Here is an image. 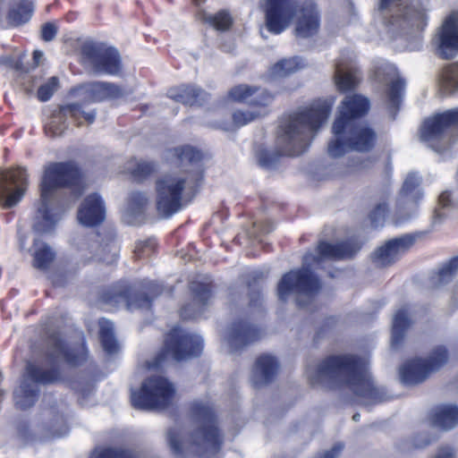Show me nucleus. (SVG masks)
<instances>
[{"label":"nucleus","mask_w":458,"mask_h":458,"mask_svg":"<svg viewBox=\"0 0 458 458\" xmlns=\"http://www.w3.org/2000/svg\"><path fill=\"white\" fill-rule=\"evenodd\" d=\"M54 428L52 436L53 437H62L64 436L67 431V426L65 424L64 419L60 417L56 420V423L52 426Z\"/></svg>","instance_id":"obj_52"},{"label":"nucleus","mask_w":458,"mask_h":458,"mask_svg":"<svg viewBox=\"0 0 458 458\" xmlns=\"http://www.w3.org/2000/svg\"><path fill=\"white\" fill-rule=\"evenodd\" d=\"M458 203V190L445 191L439 196V205L442 208L453 207Z\"/></svg>","instance_id":"obj_50"},{"label":"nucleus","mask_w":458,"mask_h":458,"mask_svg":"<svg viewBox=\"0 0 458 458\" xmlns=\"http://www.w3.org/2000/svg\"><path fill=\"white\" fill-rule=\"evenodd\" d=\"M191 290L194 294V300L201 304H206L211 296L210 289L208 284H191Z\"/></svg>","instance_id":"obj_49"},{"label":"nucleus","mask_w":458,"mask_h":458,"mask_svg":"<svg viewBox=\"0 0 458 458\" xmlns=\"http://www.w3.org/2000/svg\"><path fill=\"white\" fill-rule=\"evenodd\" d=\"M454 125H458V108L437 114L427 119L420 129V139L428 147L436 151H440L434 142L438 141L445 131Z\"/></svg>","instance_id":"obj_18"},{"label":"nucleus","mask_w":458,"mask_h":458,"mask_svg":"<svg viewBox=\"0 0 458 458\" xmlns=\"http://www.w3.org/2000/svg\"><path fill=\"white\" fill-rule=\"evenodd\" d=\"M310 382L327 387L348 386L364 404L387 401L390 396L374 386L365 360L354 355H332L306 370Z\"/></svg>","instance_id":"obj_1"},{"label":"nucleus","mask_w":458,"mask_h":458,"mask_svg":"<svg viewBox=\"0 0 458 458\" xmlns=\"http://www.w3.org/2000/svg\"><path fill=\"white\" fill-rule=\"evenodd\" d=\"M27 172L19 167L13 170H0V204L6 208L17 205L27 189Z\"/></svg>","instance_id":"obj_16"},{"label":"nucleus","mask_w":458,"mask_h":458,"mask_svg":"<svg viewBox=\"0 0 458 458\" xmlns=\"http://www.w3.org/2000/svg\"><path fill=\"white\" fill-rule=\"evenodd\" d=\"M331 109L332 103L318 100L282 117L276 141L277 150L261 151L259 155L260 165L270 167L280 156L294 157L302 154L314 134L327 120Z\"/></svg>","instance_id":"obj_2"},{"label":"nucleus","mask_w":458,"mask_h":458,"mask_svg":"<svg viewBox=\"0 0 458 458\" xmlns=\"http://www.w3.org/2000/svg\"><path fill=\"white\" fill-rule=\"evenodd\" d=\"M433 42L440 57L451 59L458 55V13L445 20Z\"/></svg>","instance_id":"obj_19"},{"label":"nucleus","mask_w":458,"mask_h":458,"mask_svg":"<svg viewBox=\"0 0 458 458\" xmlns=\"http://www.w3.org/2000/svg\"><path fill=\"white\" fill-rule=\"evenodd\" d=\"M17 437L24 443L29 442L31 439V435L29 428L26 424H20L17 428Z\"/></svg>","instance_id":"obj_53"},{"label":"nucleus","mask_w":458,"mask_h":458,"mask_svg":"<svg viewBox=\"0 0 458 458\" xmlns=\"http://www.w3.org/2000/svg\"><path fill=\"white\" fill-rule=\"evenodd\" d=\"M57 33V27L52 22H47L41 27V38L45 41H52Z\"/></svg>","instance_id":"obj_51"},{"label":"nucleus","mask_w":458,"mask_h":458,"mask_svg":"<svg viewBox=\"0 0 458 458\" xmlns=\"http://www.w3.org/2000/svg\"><path fill=\"white\" fill-rule=\"evenodd\" d=\"M204 21L217 30H226L233 23L232 17L226 11H220L216 14H205Z\"/></svg>","instance_id":"obj_42"},{"label":"nucleus","mask_w":458,"mask_h":458,"mask_svg":"<svg viewBox=\"0 0 458 458\" xmlns=\"http://www.w3.org/2000/svg\"><path fill=\"white\" fill-rule=\"evenodd\" d=\"M127 170L136 180H143L157 170V165L148 160H131Z\"/></svg>","instance_id":"obj_40"},{"label":"nucleus","mask_w":458,"mask_h":458,"mask_svg":"<svg viewBox=\"0 0 458 458\" xmlns=\"http://www.w3.org/2000/svg\"><path fill=\"white\" fill-rule=\"evenodd\" d=\"M409 3L410 0L379 1V16L389 30H403L408 28L422 30L426 26V10L410 5Z\"/></svg>","instance_id":"obj_8"},{"label":"nucleus","mask_w":458,"mask_h":458,"mask_svg":"<svg viewBox=\"0 0 458 458\" xmlns=\"http://www.w3.org/2000/svg\"><path fill=\"white\" fill-rule=\"evenodd\" d=\"M96 118V112L90 111V112H84L83 113V119L87 121L89 123H92L95 121Z\"/></svg>","instance_id":"obj_58"},{"label":"nucleus","mask_w":458,"mask_h":458,"mask_svg":"<svg viewBox=\"0 0 458 458\" xmlns=\"http://www.w3.org/2000/svg\"><path fill=\"white\" fill-rule=\"evenodd\" d=\"M65 106H74L78 108V111L76 112V114H73L72 112H67V118L70 116L74 120V122H77L78 124H81V119L83 118V113L84 111L81 109V106L79 104H69Z\"/></svg>","instance_id":"obj_54"},{"label":"nucleus","mask_w":458,"mask_h":458,"mask_svg":"<svg viewBox=\"0 0 458 458\" xmlns=\"http://www.w3.org/2000/svg\"><path fill=\"white\" fill-rule=\"evenodd\" d=\"M181 316L182 318L184 319H189V318H197V315L196 314H188V307H184L181 310Z\"/></svg>","instance_id":"obj_60"},{"label":"nucleus","mask_w":458,"mask_h":458,"mask_svg":"<svg viewBox=\"0 0 458 458\" xmlns=\"http://www.w3.org/2000/svg\"><path fill=\"white\" fill-rule=\"evenodd\" d=\"M47 354L53 360H64L68 363L76 365L84 360V348L81 347L80 354H73L66 350L58 334H52L47 340Z\"/></svg>","instance_id":"obj_30"},{"label":"nucleus","mask_w":458,"mask_h":458,"mask_svg":"<svg viewBox=\"0 0 458 458\" xmlns=\"http://www.w3.org/2000/svg\"><path fill=\"white\" fill-rule=\"evenodd\" d=\"M318 256L307 254L303 258V267L284 275L277 285V295L281 301H286L291 293L296 294L299 307L305 308L310 303L320 289L318 279L308 267L311 262L318 263L324 259H344L352 256L356 248L350 242L329 243L320 242L317 248Z\"/></svg>","instance_id":"obj_5"},{"label":"nucleus","mask_w":458,"mask_h":458,"mask_svg":"<svg viewBox=\"0 0 458 458\" xmlns=\"http://www.w3.org/2000/svg\"><path fill=\"white\" fill-rule=\"evenodd\" d=\"M26 240H27V237L25 235L21 234V233H19V242H20L21 249L26 248Z\"/></svg>","instance_id":"obj_63"},{"label":"nucleus","mask_w":458,"mask_h":458,"mask_svg":"<svg viewBox=\"0 0 458 458\" xmlns=\"http://www.w3.org/2000/svg\"><path fill=\"white\" fill-rule=\"evenodd\" d=\"M440 84L447 93H453L458 89V64H452L443 71Z\"/></svg>","instance_id":"obj_41"},{"label":"nucleus","mask_w":458,"mask_h":458,"mask_svg":"<svg viewBox=\"0 0 458 458\" xmlns=\"http://www.w3.org/2000/svg\"><path fill=\"white\" fill-rule=\"evenodd\" d=\"M231 99L253 106V110H261L267 114L266 106L272 103L274 96L266 89L242 84L233 87L230 92Z\"/></svg>","instance_id":"obj_23"},{"label":"nucleus","mask_w":458,"mask_h":458,"mask_svg":"<svg viewBox=\"0 0 458 458\" xmlns=\"http://www.w3.org/2000/svg\"><path fill=\"white\" fill-rule=\"evenodd\" d=\"M191 410L199 427L187 440L184 439L182 428H171L167 439L172 452L178 457L191 454L205 457L215 454L219 451L223 439L216 427L212 409L202 403H196Z\"/></svg>","instance_id":"obj_6"},{"label":"nucleus","mask_w":458,"mask_h":458,"mask_svg":"<svg viewBox=\"0 0 458 458\" xmlns=\"http://www.w3.org/2000/svg\"><path fill=\"white\" fill-rule=\"evenodd\" d=\"M78 220L85 226H96L106 218L105 204L98 194L89 195L78 210Z\"/></svg>","instance_id":"obj_25"},{"label":"nucleus","mask_w":458,"mask_h":458,"mask_svg":"<svg viewBox=\"0 0 458 458\" xmlns=\"http://www.w3.org/2000/svg\"><path fill=\"white\" fill-rule=\"evenodd\" d=\"M376 139V132L369 126L355 123L346 126L338 137L334 134L328 143L327 153L332 157H340L348 149L369 151L374 147Z\"/></svg>","instance_id":"obj_9"},{"label":"nucleus","mask_w":458,"mask_h":458,"mask_svg":"<svg viewBox=\"0 0 458 458\" xmlns=\"http://www.w3.org/2000/svg\"><path fill=\"white\" fill-rule=\"evenodd\" d=\"M90 458H136L131 453L114 449H96Z\"/></svg>","instance_id":"obj_48"},{"label":"nucleus","mask_w":458,"mask_h":458,"mask_svg":"<svg viewBox=\"0 0 458 458\" xmlns=\"http://www.w3.org/2000/svg\"><path fill=\"white\" fill-rule=\"evenodd\" d=\"M264 116V112L261 110L248 109L245 111L237 110L233 114V120L236 126H244L258 118Z\"/></svg>","instance_id":"obj_44"},{"label":"nucleus","mask_w":458,"mask_h":458,"mask_svg":"<svg viewBox=\"0 0 458 458\" xmlns=\"http://www.w3.org/2000/svg\"><path fill=\"white\" fill-rule=\"evenodd\" d=\"M435 458H454V450L449 446L439 448Z\"/></svg>","instance_id":"obj_56"},{"label":"nucleus","mask_w":458,"mask_h":458,"mask_svg":"<svg viewBox=\"0 0 458 458\" xmlns=\"http://www.w3.org/2000/svg\"><path fill=\"white\" fill-rule=\"evenodd\" d=\"M434 426L447 430L458 424V407L452 404H445L436 407L430 415Z\"/></svg>","instance_id":"obj_32"},{"label":"nucleus","mask_w":458,"mask_h":458,"mask_svg":"<svg viewBox=\"0 0 458 458\" xmlns=\"http://www.w3.org/2000/svg\"><path fill=\"white\" fill-rule=\"evenodd\" d=\"M78 108L74 106H60L46 122V133L50 137L62 136L68 128V123H66L67 112L76 114Z\"/></svg>","instance_id":"obj_33"},{"label":"nucleus","mask_w":458,"mask_h":458,"mask_svg":"<svg viewBox=\"0 0 458 458\" xmlns=\"http://www.w3.org/2000/svg\"><path fill=\"white\" fill-rule=\"evenodd\" d=\"M83 64L96 73L117 75L122 70L121 57L114 47L86 42L81 47Z\"/></svg>","instance_id":"obj_13"},{"label":"nucleus","mask_w":458,"mask_h":458,"mask_svg":"<svg viewBox=\"0 0 458 458\" xmlns=\"http://www.w3.org/2000/svg\"><path fill=\"white\" fill-rule=\"evenodd\" d=\"M32 12V3L30 0H21L19 6L13 8L9 12V22L13 26L27 22L30 19Z\"/></svg>","instance_id":"obj_39"},{"label":"nucleus","mask_w":458,"mask_h":458,"mask_svg":"<svg viewBox=\"0 0 458 458\" xmlns=\"http://www.w3.org/2000/svg\"><path fill=\"white\" fill-rule=\"evenodd\" d=\"M149 205V198L145 192L136 191L130 195L127 207L123 213V219L129 223H133L131 216L141 215Z\"/></svg>","instance_id":"obj_35"},{"label":"nucleus","mask_w":458,"mask_h":458,"mask_svg":"<svg viewBox=\"0 0 458 458\" xmlns=\"http://www.w3.org/2000/svg\"><path fill=\"white\" fill-rule=\"evenodd\" d=\"M61 188H72L76 197L81 194V175L72 162H53L45 165L40 182V201L32 221L35 233L51 232L60 219V213L54 208V200L55 191Z\"/></svg>","instance_id":"obj_4"},{"label":"nucleus","mask_w":458,"mask_h":458,"mask_svg":"<svg viewBox=\"0 0 458 458\" xmlns=\"http://www.w3.org/2000/svg\"><path fill=\"white\" fill-rule=\"evenodd\" d=\"M103 239L97 233H91L87 237H78L74 244L79 250L89 251L92 256L106 263L114 262L118 254V246L114 238L109 237L103 244Z\"/></svg>","instance_id":"obj_21"},{"label":"nucleus","mask_w":458,"mask_h":458,"mask_svg":"<svg viewBox=\"0 0 458 458\" xmlns=\"http://www.w3.org/2000/svg\"><path fill=\"white\" fill-rule=\"evenodd\" d=\"M387 213V204L386 202H379L369 214L371 225L374 227L382 225Z\"/></svg>","instance_id":"obj_47"},{"label":"nucleus","mask_w":458,"mask_h":458,"mask_svg":"<svg viewBox=\"0 0 458 458\" xmlns=\"http://www.w3.org/2000/svg\"><path fill=\"white\" fill-rule=\"evenodd\" d=\"M458 272V257H454L445 263L437 272V284H445L450 282Z\"/></svg>","instance_id":"obj_43"},{"label":"nucleus","mask_w":458,"mask_h":458,"mask_svg":"<svg viewBox=\"0 0 458 458\" xmlns=\"http://www.w3.org/2000/svg\"><path fill=\"white\" fill-rule=\"evenodd\" d=\"M447 351L443 346L435 348L428 360H411L400 369V377L405 385H417L423 382L428 375L437 370L447 360Z\"/></svg>","instance_id":"obj_14"},{"label":"nucleus","mask_w":458,"mask_h":458,"mask_svg":"<svg viewBox=\"0 0 458 458\" xmlns=\"http://www.w3.org/2000/svg\"><path fill=\"white\" fill-rule=\"evenodd\" d=\"M42 57H43V53L41 51H38V50L34 51L33 59L37 65L39 64Z\"/></svg>","instance_id":"obj_62"},{"label":"nucleus","mask_w":458,"mask_h":458,"mask_svg":"<svg viewBox=\"0 0 458 458\" xmlns=\"http://www.w3.org/2000/svg\"><path fill=\"white\" fill-rule=\"evenodd\" d=\"M252 279L254 282L263 279L266 276V274L260 270H255L251 274Z\"/></svg>","instance_id":"obj_59"},{"label":"nucleus","mask_w":458,"mask_h":458,"mask_svg":"<svg viewBox=\"0 0 458 458\" xmlns=\"http://www.w3.org/2000/svg\"><path fill=\"white\" fill-rule=\"evenodd\" d=\"M411 321L408 318V309L403 307L398 310L393 318L392 327V346L397 347L403 341L406 329L410 327Z\"/></svg>","instance_id":"obj_36"},{"label":"nucleus","mask_w":458,"mask_h":458,"mask_svg":"<svg viewBox=\"0 0 458 458\" xmlns=\"http://www.w3.org/2000/svg\"><path fill=\"white\" fill-rule=\"evenodd\" d=\"M444 216L445 215L442 212H440L438 209H436L434 211L433 223L437 224V223L440 222L441 219L444 217Z\"/></svg>","instance_id":"obj_61"},{"label":"nucleus","mask_w":458,"mask_h":458,"mask_svg":"<svg viewBox=\"0 0 458 458\" xmlns=\"http://www.w3.org/2000/svg\"><path fill=\"white\" fill-rule=\"evenodd\" d=\"M168 98L184 105H200L207 98V94L196 86L181 85L172 88L167 92Z\"/></svg>","instance_id":"obj_31"},{"label":"nucleus","mask_w":458,"mask_h":458,"mask_svg":"<svg viewBox=\"0 0 458 458\" xmlns=\"http://www.w3.org/2000/svg\"><path fill=\"white\" fill-rule=\"evenodd\" d=\"M342 450L343 445L341 444H337L331 450L325 452L318 458H336Z\"/></svg>","instance_id":"obj_55"},{"label":"nucleus","mask_w":458,"mask_h":458,"mask_svg":"<svg viewBox=\"0 0 458 458\" xmlns=\"http://www.w3.org/2000/svg\"><path fill=\"white\" fill-rule=\"evenodd\" d=\"M253 225H254V227L259 226L260 228V232L262 233H268L269 232H271L274 229L273 224L268 221L259 223V224L254 223Z\"/></svg>","instance_id":"obj_57"},{"label":"nucleus","mask_w":458,"mask_h":458,"mask_svg":"<svg viewBox=\"0 0 458 458\" xmlns=\"http://www.w3.org/2000/svg\"><path fill=\"white\" fill-rule=\"evenodd\" d=\"M59 87V80L57 77L53 76L47 80V82L42 84L38 89V98L42 101H47L51 98L54 93Z\"/></svg>","instance_id":"obj_45"},{"label":"nucleus","mask_w":458,"mask_h":458,"mask_svg":"<svg viewBox=\"0 0 458 458\" xmlns=\"http://www.w3.org/2000/svg\"><path fill=\"white\" fill-rule=\"evenodd\" d=\"M277 369V361L273 356L259 357L251 373L252 384L258 387L270 382L276 376Z\"/></svg>","instance_id":"obj_29"},{"label":"nucleus","mask_w":458,"mask_h":458,"mask_svg":"<svg viewBox=\"0 0 458 458\" xmlns=\"http://www.w3.org/2000/svg\"><path fill=\"white\" fill-rule=\"evenodd\" d=\"M266 25L274 34H280L290 24L296 14L295 34L300 38L315 35L319 29L320 21L317 6L312 2H305L299 8L295 0H264Z\"/></svg>","instance_id":"obj_7"},{"label":"nucleus","mask_w":458,"mask_h":458,"mask_svg":"<svg viewBox=\"0 0 458 458\" xmlns=\"http://www.w3.org/2000/svg\"><path fill=\"white\" fill-rule=\"evenodd\" d=\"M367 167L368 165L365 164V162L360 161L358 159H351L348 161V164L345 166L339 167L335 174L341 177H344L354 174Z\"/></svg>","instance_id":"obj_46"},{"label":"nucleus","mask_w":458,"mask_h":458,"mask_svg":"<svg viewBox=\"0 0 458 458\" xmlns=\"http://www.w3.org/2000/svg\"><path fill=\"white\" fill-rule=\"evenodd\" d=\"M59 373L56 369L44 370L32 363H28L26 374L20 386L14 391V402L18 409L30 408L38 398L37 384H49L57 381Z\"/></svg>","instance_id":"obj_12"},{"label":"nucleus","mask_w":458,"mask_h":458,"mask_svg":"<svg viewBox=\"0 0 458 458\" xmlns=\"http://www.w3.org/2000/svg\"><path fill=\"white\" fill-rule=\"evenodd\" d=\"M259 298V292L251 293V295H250V303L254 304L258 301Z\"/></svg>","instance_id":"obj_64"},{"label":"nucleus","mask_w":458,"mask_h":458,"mask_svg":"<svg viewBox=\"0 0 458 458\" xmlns=\"http://www.w3.org/2000/svg\"><path fill=\"white\" fill-rule=\"evenodd\" d=\"M174 386L163 377H151L145 380L139 391H131V403L143 410L161 409L172 402Z\"/></svg>","instance_id":"obj_11"},{"label":"nucleus","mask_w":458,"mask_h":458,"mask_svg":"<svg viewBox=\"0 0 458 458\" xmlns=\"http://www.w3.org/2000/svg\"><path fill=\"white\" fill-rule=\"evenodd\" d=\"M259 337V331L258 328L246 322H239L233 324L228 329L225 336V342L230 351L233 352L256 341Z\"/></svg>","instance_id":"obj_26"},{"label":"nucleus","mask_w":458,"mask_h":458,"mask_svg":"<svg viewBox=\"0 0 458 458\" xmlns=\"http://www.w3.org/2000/svg\"><path fill=\"white\" fill-rule=\"evenodd\" d=\"M99 336L104 350L108 353H114L118 350V343L114 335L113 323L106 318L99 320Z\"/></svg>","instance_id":"obj_37"},{"label":"nucleus","mask_w":458,"mask_h":458,"mask_svg":"<svg viewBox=\"0 0 458 458\" xmlns=\"http://www.w3.org/2000/svg\"><path fill=\"white\" fill-rule=\"evenodd\" d=\"M370 107L369 99L360 94L347 95L338 106V115L333 123V134L339 135L346 126L355 123L356 119L365 115Z\"/></svg>","instance_id":"obj_17"},{"label":"nucleus","mask_w":458,"mask_h":458,"mask_svg":"<svg viewBox=\"0 0 458 458\" xmlns=\"http://www.w3.org/2000/svg\"><path fill=\"white\" fill-rule=\"evenodd\" d=\"M303 66L301 60L299 57H292L283 59L274 64L270 69V75L273 78L285 77Z\"/></svg>","instance_id":"obj_38"},{"label":"nucleus","mask_w":458,"mask_h":458,"mask_svg":"<svg viewBox=\"0 0 458 458\" xmlns=\"http://www.w3.org/2000/svg\"><path fill=\"white\" fill-rule=\"evenodd\" d=\"M103 300L106 303L114 307L124 304L130 310L148 309L151 305L150 299L144 294H140L135 299H132L128 289H113L104 294Z\"/></svg>","instance_id":"obj_28"},{"label":"nucleus","mask_w":458,"mask_h":458,"mask_svg":"<svg viewBox=\"0 0 458 458\" xmlns=\"http://www.w3.org/2000/svg\"><path fill=\"white\" fill-rule=\"evenodd\" d=\"M360 71L352 55L343 54L335 64L334 82L340 92L355 89L360 82Z\"/></svg>","instance_id":"obj_22"},{"label":"nucleus","mask_w":458,"mask_h":458,"mask_svg":"<svg viewBox=\"0 0 458 458\" xmlns=\"http://www.w3.org/2000/svg\"><path fill=\"white\" fill-rule=\"evenodd\" d=\"M175 167L159 175L155 182V203L158 215L168 218L182 208V197L191 192L202 179V154L191 146L174 149Z\"/></svg>","instance_id":"obj_3"},{"label":"nucleus","mask_w":458,"mask_h":458,"mask_svg":"<svg viewBox=\"0 0 458 458\" xmlns=\"http://www.w3.org/2000/svg\"><path fill=\"white\" fill-rule=\"evenodd\" d=\"M420 178L417 174L411 173L405 178L397 201V212L394 223L403 224L417 214V207L424 197L420 187Z\"/></svg>","instance_id":"obj_15"},{"label":"nucleus","mask_w":458,"mask_h":458,"mask_svg":"<svg viewBox=\"0 0 458 458\" xmlns=\"http://www.w3.org/2000/svg\"><path fill=\"white\" fill-rule=\"evenodd\" d=\"M203 349V339L200 335L184 332L181 328H174L166 336L163 351L156 358L154 367L165 360L180 361L191 357L199 356Z\"/></svg>","instance_id":"obj_10"},{"label":"nucleus","mask_w":458,"mask_h":458,"mask_svg":"<svg viewBox=\"0 0 458 458\" xmlns=\"http://www.w3.org/2000/svg\"><path fill=\"white\" fill-rule=\"evenodd\" d=\"M32 256L33 267L37 269L47 270L54 261L55 253L48 244L35 238Z\"/></svg>","instance_id":"obj_34"},{"label":"nucleus","mask_w":458,"mask_h":458,"mask_svg":"<svg viewBox=\"0 0 458 458\" xmlns=\"http://www.w3.org/2000/svg\"><path fill=\"white\" fill-rule=\"evenodd\" d=\"M85 98L92 102H100L106 99H116L124 97L127 92L114 83L92 82L81 86Z\"/></svg>","instance_id":"obj_27"},{"label":"nucleus","mask_w":458,"mask_h":458,"mask_svg":"<svg viewBox=\"0 0 458 458\" xmlns=\"http://www.w3.org/2000/svg\"><path fill=\"white\" fill-rule=\"evenodd\" d=\"M378 81L387 85V101L389 109L396 113L402 99V93L404 88V82L399 78L396 68L389 64L379 68L377 74ZM395 114L392 115L394 118Z\"/></svg>","instance_id":"obj_24"},{"label":"nucleus","mask_w":458,"mask_h":458,"mask_svg":"<svg viewBox=\"0 0 458 458\" xmlns=\"http://www.w3.org/2000/svg\"><path fill=\"white\" fill-rule=\"evenodd\" d=\"M416 238L412 234H403L386 242L372 254L373 263L381 267L392 265L414 244Z\"/></svg>","instance_id":"obj_20"}]
</instances>
